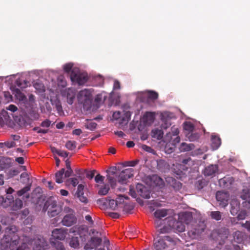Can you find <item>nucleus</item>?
<instances>
[{"label": "nucleus", "instance_id": "64", "mask_svg": "<svg viewBox=\"0 0 250 250\" xmlns=\"http://www.w3.org/2000/svg\"><path fill=\"white\" fill-rule=\"evenodd\" d=\"M245 200L246 201L243 203V207L247 208L250 209V198Z\"/></svg>", "mask_w": 250, "mask_h": 250}, {"label": "nucleus", "instance_id": "63", "mask_svg": "<svg viewBox=\"0 0 250 250\" xmlns=\"http://www.w3.org/2000/svg\"><path fill=\"white\" fill-rule=\"evenodd\" d=\"M242 226L250 232V220L246 221L245 223L242 224Z\"/></svg>", "mask_w": 250, "mask_h": 250}, {"label": "nucleus", "instance_id": "42", "mask_svg": "<svg viewBox=\"0 0 250 250\" xmlns=\"http://www.w3.org/2000/svg\"><path fill=\"white\" fill-rule=\"evenodd\" d=\"M79 183L78 180L76 178H71L67 179L66 181L67 185H71L73 187H75Z\"/></svg>", "mask_w": 250, "mask_h": 250}, {"label": "nucleus", "instance_id": "52", "mask_svg": "<svg viewBox=\"0 0 250 250\" xmlns=\"http://www.w3.org/2000/svg\"><path fill=\"white\" fill-rule=\"evenodd\" d=\"M73 67V64L71 63H68L63 65V70L65 72L69 73L70 72Z\"/></svg>", "mask_w": 250, "mask_h": 250}, {"label": "nucleus", "instance_id": "43", "mask_svg": "<svg viewBox=\"0 0 250 250\" xmlns=\"http://www.w3.org/2000/svg\"><path fill=\"white\" fill-rule=\"evenodd\" d=\"M184 128L185 130L188 131V133H190L192 132L194 129V125L190 122H185L184 123Z\"/></svg>", "mask_w": 250, "mask_h": 250}, {"label": "nucleus", "instance_id": "40", "mask_svg": "<svg viewBox=\"0 0 250 250\" xmlns=\"http://www.w3.org/2000/svg\"><path fill=\"white\" fill-rule=\"evenodd\" d=\"M241 198L243 200H247L250 198V189L246 188L243 190L241 195Z\"/></svg>", "mask_w": 250, "mask_h": 250}, {"label": "nucleus", "instance_id": "7", "mask_svg": "<svg viewBox=\"0 0 250 250\" xmlns=\"http://www.w3.org/2000/svg\"><path fill=\"white\" fill-rule=\"evenodd\" d=\"M70 79L72 82L76 83L79 85H83L87 82L88 77L86 73L76 72L72 70L70 74Z\"/></svg>", "mask_w": 250, "mask_h": 250}, {"label": "nucleus", "instance_id": "60", "mask_svg": "<svg viewBox=\"0 0 250 250\" xmlns=\"http://www.w3.org/2000/svg\"><path fill=\"white\" fill-rule=\"evenodd\" d=\"M76 172L77 173V174L78 175V177L81 179V180H82L84 177L83 176L84 173H83V171L81 169H76Z\"/></svg>", "mask_w": 250, "mask_h": 250}, {"label": "nucleus", "instance_id": "29", "mask_svg": "<svg viewBox=\"0 0 250 250\" xmlns=\"http://www.w3.org/2000/svg\"><path fill=\"white\" fill-rule=\"evenodd\" d=\"M69 245L74 249L79 248L80 243L78 237H72L70 241Z\"/></svg>", "mask_w": 250, "mask_h": 250}, {"label": "nucleus", "instance_id": "1", "mask_svg": "<svg viewBox=\"0 0 250 250\" xmlns=\"http://www.w3.org/2000/svg\"><path fill=\"white\" fill-rule=\"evenodd\" d=\"M26 171V166H17V175L23 171L20 175V176L17 178V181L22 185H26L22 188L17 191V196L19 197L22 196V199L24 202H26L31 196L33 202H38V199L40 198L42 195V189L40 187H37L33 190L31 195H30L28 192L31 188L32 182H30V175Z\"/></svg>", "mask_w": 250, "mask_h": 250}, {"label": "nucleus", "instance_id": "31", "mask_svg": "<svg viewBox=\"0 0 250 250\" xmlns=\"http://www.w3.org/2000/svg\"><path fill=\"white\" fill-rule=\"evenodd\" d=\"M17 124L20 127L25 126L27 124L26 121L24 117L21 116H17Z\"/></svg>", "mask_w": 250, "mask_h": 250}, {"label": "nucleus", "instance_id": "39", "mask_svg": "<svg viewBox=\"0 0 250 250\" xmlns=\"http://www.w3.org/2000/svg\"><path fill=\"white\" fill-rule=\"evenodd\" d=\"M109 187L108 185H105L102 187L99 190L98 193L101 195H106L109 190Z\"/></svg>", "mask_w": 250, "mask_h": 250}, {"label": "nucleus", "instance_id": "23", "mask_svg": "<svg viewBox=\"0 0 250 250\" xmlns=\"http://www.w3.org/2000/svg\"><path fill=\"white\" fill-rule=\"evenodd\" d=\"M67 102L69 104H72L75 98V93L72 89H68L66 91Z\"/></svg>", "mask_w": 250, "mask_h": 250}, {"label": "nucleus", "instance_id": "14", "mask_svg": "<svg viewBox=\"0 0 250 250\" xmlns=\"http://www.w3.org/2000/svg\"><path fill=\"white\" fill-rule=\"evenodd\" d=\"M229 197V194L227 192L220 191L216 192V200L218 202H220V204L224 207H225L228 205Z\"/></svg>", "mask_w": 250, "mask_h": 250}, {"label": "nucleus", "instance_id": "50", "mask_svg": "<svg viewBox=\"0 0 250 250\" xmlns=\"http://www.w3.org/2000/svg\"><path fill=\"white\" fill-rule=\"evenodd\" d=\"M179 133V130L178 128L175 127L174 126H172L171 128V132L169 134L173 136L178 135Z\"/></svg>", "mask_w": 250, "mask_h": 250}, {"label": "nucleus", "instance_id": "61", "mask_svg": "<svg viewBox=\"0 0 250 250\" xmlns=\"http://www.w3.org/2000/svg\"><path fill=\"white\" fill-rule=\"evenodd\" d=\"M72 172L73 170L72 168L67 169L66 171L64 170V177L66 178L70 177L71 175Z\"/></svg>", "mask_w": 250, "mask_h": 250}, {"label": "nucleus", "instance_id": "32", "mask_svg": "<svg viewBox=\"0 0 250 250\" xmlns=\"http://www.w3.org/2000/svg\"><path fill=\"white\" fill-rule=\"evenodd\" d=\"M170 185L175 190H179L182 188V184L174 179H171Z\"/></svg>", "mask_w": 250, "mask_h": 250}, {"label": "nucleus", "instance_id": "34", "mask_svg": "<svg viewBox=\"0 0 250 250\" xmlns=\"http://www.w3.org/2000/svg\"><path fill=\"white\" fill-rule=\"evenodd\" d=\"M17 99L25 103L27 102V98L25 95L22 93L21 91L17 88Z\"/></svg>", "mask_w": 250, "mask_h": 250}, {"label": "nucleus", "instance_id": "4", "mask_svg": "<svg viewBox=\"0 0 250 250\" xmlns=\"http://www.w3.org/2000/svg\"><path fill=\"white\" fill-rule=\"evenodd\" d=\"M43 210L47 211V214L50 217L58 215L62 210V204L58 203L52 199L47 200L43 206Z\"/></svg>", "mask_w": 250, "mask_h": 250}, {"label": "nucleus", "instance_id": "18", "mask_svg": "<svg viewBox=\"0 0 250 250\" xmlns=\"http://www.w3.org/2000/svg\"><path fill=\"white\" fill-rule=\"evenodd\" d=\"M218 168L216 165H210L205 168L204 174L206 176H212L218 171Z\"/></svg>", "mask_w": 250, "mask_h": 250}, {"label": "nucleus", "instance_id": "41", "mask_svg": "<svg viewBox=\"0 0 250 250\" xmlns=\"http://www.w3.org/2000/svg\"><path fill=\"white\" fill-rule=\"evenodd\" d=\"M146 94L147 98L152 100H155L158 97V94L153 91H148Z\"/></svg>", "mask_w": 250, "mask_h": 250}, {"label": "nucleus", "instance_id": "55", "mask_svg": "<svg viewBox=\"0 0 250 250\" xmlns=\"http://www.w3.org/2000/svg\"><path fill=\"white\" fill-rule=\"evenodd\" d=\"M139 162V160H136L134 161H130L126 162V166L129 167H134Z\"/></svg>", "mask_w": 250, "mask_h": 250}, {"label": "nucleus", "instance_id": "9", "mask_svg": "<svg viewBox=\"0 0 250 250\" xmlns=\"http://www.w3.org/2000/svg\"><path fill=\"white\" fill-rule=\"evenodd\" d=\"M205 229V225L204 223H200L195 226L188 231V235L191 239H197Z\"/></svg>", "mask_w": 250, "mask_h": 250}, {"label": "nucleus", "instance_id": "30", "mask_svg": "<svg viewBox=\"0 0 250 250\" xmlns=\"http://www.w3.org/2000/svg\"><path fill=\"white\" fill-rule=\"evenodd\" d=\"M211 141L212 146L216 149L218 148L221 145V139L218 136H212Z\"/></svg>", "mask_w": 250, "mask_h": 250}, {"label": "nucleus", "instance_id": "28", "mask_svg": "<svg viewBox=\"0 0 250 250\" xmlns=\"http://www.w3.org/2000/svg\"><path fill=\"white\" fill-rule=\"evenodd\" d=\"M174 167L173 172L177 176H181L184 174L183 172V170H185V168H184V166L182 165H177L176 166L174 165Z\"/></svg>", "mask_w": 250, "mask_h": 250}, {"label": "nucleus", "instance_id": "25", "mask_svg": "<svg viewBox=\"0 0 250 250\" xmlns=\"http://www.w3.org/2000/svg\"><path fill=\"white\" fill-rule=\"evenodd\" d=\"M151 136L157 140H160L163 138V132L162 130L156 128L151 131Z\"/></svg>", "mask_w": 250, "mask_h": 250}, {"label": "nucleus", "instance_id": "54", "mask_svg": "<svg viewBox=\"0 0 250 250\" xmlns=\"http://www.w3.org/2000/svg\"><path fill=\"white\" fill-rule=\"evenodd\" d=\"M84 186L82 185H79L78 186V189L77 191V195H80V194H83V190Z\"/></svg>", "mask_w": 250, "mask_h": 250}, {"label": "nucleus", "instance_id": "6", "mask_svg": "<svg viewBox=\"0 0 250 250\" xmlns=\"http://www.w3.org/2000/svg\"><path fill=\"white\" fill-rule=\"evenodd\" d=\"M173 239L169 236H165L162 238H160L154 244L156 250H163L168 247V245L173 244Z\"/></svg>", "mask_w": 250, "mask_h": 250}, {"label": "nucleus", "instance_id": "45", "mask_svg": "<svg viewBox=\"0 0 250 250\" xmlns=\"http://www.w3.org/2000/svg\"><path fill=\"white\" fill-rule=\"evenodd\" d=\"M17 86L20 87L21 88H24L27 87L28 86V84L29 82L24 80L23 83L21 82L20 80H17Z\"/></svg>", "mask_w": 250, "mask_h": 250}, {"label": "nucleus", "instance_id": "44", "mask_svg": "<svg viewBox=\"0 0 250 250\" xmlns=\"http://www.w3.org/2000/svg\"><path fill=\"white\" fill-rule=\"evenodd\" d=\"M33 85L35 88L40 92H43L44 91V86L41 83L36 82L34 83Z\"/></svg>", "mask_w": 250, "mask_h": 250}, {"label": "nucleus", "instance_id": "56", "mask_svg": "<svg viewBox=\"0 0 250 250\" xmlns=\"http://www.w3.org/2000/svg\"><path fill=\"white\" fill-rule=\"evenodd\" d=\"M109 205L110 207L113 209H115L116 207L118 206L116 201L113 199L109 200Z\"/></svg>", "mask_w": 250, "mask_h": 250}, {"label": "nucleus", "instance_id": "21", "mask_svg": "<svg viewBox=\"0 0 250 250\" xmlns=\"http://www.w3.org/2000/svg\"><path fill=\"white\" fill-rule=\"evenodd\" d=\"M195 148V146L193 144H187L182 143L179 147V150L181 152H186L192 150Z\"/></svg>", "mask_w": 250, "mask_h": 250}, {"label": "nucleus", "instance_id": "15", "mask_svg": "<svg viewBox=\"0 0 250 250\" xmlns=\"http://www.w3.org/2000/svg\"><path fill=\"white\" fill-rule=\"evenodd\" d=\"M116 167H112L110 168L109 170H107L108 173L107 175V179L109 183L110 184L111 187L113 188L116 183V179L115 177L117 176L116 174Z\"/></svg>", "mask_w": 250, "mask_h": 250}, {"label": "nucleus", "instance_id": "51", "mask_svg": "<svg viewBox=\"0 0 250 250\" xmlns=\"http://www.w3.org/2000/svg\"><path fill=\"white\" fill-rule=\"evenodd\" d=\"M176 226V229L179 232H183L185 230V226L181 223L177 222Z\"/></svg>", "mask_w": 250, "mask_h": 250}, {"label": "nucleus", "instance_id": "57", "mask_svg": "<svg viewBox=\"0 0 250 250\" xmlns=\"http://www.w3.org/2000/svg\"><path fill=\"white\" fill-rule=\"evenodd\" d=\"M50 125L51 121L48 119H46L41 123V125L42 127H48L49 126H50Z\"/></svg>", "mask_w": 250, "mask_h": 250}, {"label": "nucleus", "instance_id": "49", "mask_svg": "<svg viewBox=\"0 0 250 250\" xmlns=\"http://www.w3.org/2000/svg\"><path fill=\"white\" fill-rule=\"evenodd\" d=\"M247 212L245 210L241 211L237 215V219L239 220H244L247 216Z\"/></svg>", "mask_w": 250, "mask_h": 250}, {"label": "nucleus", "instance_id": "36", "mask_svg": "<svg viewBox=\"0 0 250 250\" xmlns=\"http://www.w3.org/2000/svg\"><path fill=\"white\" fill-rule=\"evenodd\" d=\"M76 142L74 141H68L65 144V147L69 150H73L76 147Z\"/></svg>", "mask_w": 250, "mask_h": 250}, {"label": "nucleus", "instance_id": "59", "mask_svg": "<svg viewBox=\"0 0 250 250\" xmlns=\"http://www.w3.org/2000/svg\"><path fill=\"white\" fill-rule=\"evenodd\" d=\"M63 210L67 214H75L74 210L68 207H65Z\"/></svg>", "mask_w": 250, "mask_h": 250}, {"label": "nucleus", "instance_id": "37", "mask_svg": "<svg viewBox=\"0 0 250 250\" xmlns=\"http://www.w3.org/2000/svg\"><path fill=\"white\" fill-rule=\"evenodd\" d=\"M212 219H213L216 221H219L221 219V213L220 211H211L210 214Z\"/></svg>", "mask_w": 250, "mask_h": 250}, {"label": "nucleus", "instance_id": "62", "mask_svg": "<svg viewBox=\"0 0 250 250\" xmlns=\"http://www.w3.org/2000/svg\"><path fill=\"white\" fill-rule=\"evenodd\" d=\"M25 156L17 157V163L19 164H23L24 162Z\"/></svg>", "mask_w": 250, "mask_h": 250}, {"label": "nucleus", "instance_id": "53", "mask_svg": "<svg viewBox=\"0 0 250 250\" xmlns=\"http://www.w3.org/2000/svg\"><path fill=\"white\" fill-rule=\"evenodd\" d=\"M125 117L122 118L123 123L124 122H128L129 120L130 119L131 116V113L129 111H126L125 113Z\"/></svg>", "mask_w": 250, "mask_h": 250}, {"label": "nucleus", "instance_id": "47", "mask_svg": "<svg viewBox=\"0 0 250 250\" xmlns=\"http://www.w3.org/2000/svg\"><path fill=\"white\" fill-rule=\"evenodd\" d=\"M104 179V177L101 175L99 173L97 174L94 178L95 181L97 183L102 184L103 183Z\"/></svg>", "mask_w": 250, "mask_h": 250}, {"label": "nucleus", "instance_id": "8", "mask_svg": "<svg viewBox=\"0 0 250 250\" xmlns=\"http://www.w3.org/2000/svg\"><path fill=\"white\" fill-rule=\"evenodd\" d=\"M32 243L33 245V250H47L49 246L43 237L34 238Z\"/></svg>", "mask_w": 250, "mask_h": 250}, {"label": "nucleus", "instance_id": "12", "mask_svg": "<svg viewBox=\"0 0 250 250\" xmlns=\"http://www.w3.org/2000/svg\"><path fill=\"white\" fill-rule=\"evenodd\" d=\"M67 234V229L65 228L55 229L52 231V236L55 240H63Z\"/></svg>", "mask_w": 250, "mask_h": 250}, {"label": "nucleus", "instance_id": "17", "mask_svg": "<svg viewBox=\"0 0 250 250\" xmlns=\"http://www.w3.org/2000/svg\"><path fill=\"white\" fill-rule=\"evenodd\" d=\"M161 120L162 122V128L166 129L171 125V119L168 116L167 114L165 113L162 115Z\"/></svg>", "mask_w": 250, "mask_h": 250}, {"label": "nucleus", "instance_id": "13", "mask_svg": "<svg viewBox=\"0 0 250 250\" xmlns=\"http://www.w3.org/2000/svg\"><path fill=\"white\" fill-rule=\"evenodd\" d=\"M77 219L75 214H67L62 220V223L63 226L70 227L77 222Z\"/></svg>", "mask_w": 250, "mask_h": 250}, {"label": "nucleus", "instance_id": "46", "mask_svg": "<svg viewBox=\"0 0 250 250\" xmlns=\"http://www.w3.org/2000/svg\"><path fill=\"white\" fill-rule=\"evenodd\" d=\"M96 172V170H93L92 171H88L87 170H84L83 171V173L85 174L86 177L89 179H93Z\"/></svg>", "mask_w": 250, "mask_h": 250}, {"label": "nucleus", "instance_id": "24", "mask_svg": "<svg viewBox=\"0 0 250 250\" xmlns=\"http://www.w3.org/2000/svg\"><path fill=\"white\" fill-rule=\"evenodd\" d=\"M244 233L240 231H236L233 234L234 240L238 243L243 241L244 238Z\"/></svg>", "mask_w": 250, "mask_h": 250}, {"label": "nucleus", "instance_id": "10", "mask_svg": "<svg viewBox=\"0 0 250 250\" xmlns=\"http://www.w3.org/2000/svg\"><path fill=\"white\" fill-rule=\"evenodd\" d=\"M133 172L134 170L131 168L123 170L118 175V182L122 184H126L127 180L133 176Z\"/></svg>", "mask_w": 250, "mask_h": 250}, {"label": "nucleus", "instance_id": "35", "mask_svg": "<svg viewBox=\"0 0 250 250\" xmlns=\"http://www.w3.org/2000/svg\"><path fill=\"white\" fill-rule=\"evenodd\" d=\"M102 240L101 238L97 237H92L90 239V242L92 244L94 247L99 246L102 243Z\"/></svg>", "mask_w": 250, "mask_h": 250}, {"label": "nucleus", "instance_id": "16", "mask_svg": "<svg viewBox=\"0 0 250 250\" xmlns=\"http://www.w3.org/2000/svg\"><path fill=\"white\" fill-rule=\"evenodd\" d=\"M14 192V190L11 188H9L6 190V193L7 194L5 199H4L3 203H5L6 206H3V208H7L9 206L14 205V197L11 195L12 193Z\"/></svg>", "mask_w": 250, "mask_h": 250}, {"label": "nucleus", "instance_id": "27", "mask_svg": "<svg viewBox=\"0 0 250 250\" xmlns=\"http://www.w3.org/2000/svg\"><path fill=\"white\" fill-rule=\"evenodd\" d=\"M154 118V114L152 112H146L144 115V120L146 123H151L153 122Z\"/></svg>", "mask_w": 250, "mask_h": 250}, {"label": "nucleus", "instance_id": "48", "mask_svg": "<svg viewBox=\"0 0 250 250\" xmlns=\"http://www.w3.org/2000/svg\"><path fill=\"white\" fill-rule=\"evenodd\" d=\"M125 199H128V197L127 196H122L121 195H119L116 200L117 205L123 204L124 203Z\"/></svg>", "mask_w": 250, "mask_h": 250}, {"label": "nucleus", "instance_id": "20", "mask_svg": "<svg viewBox=\"0 0 250 250\" xmlns=\"http://www.w3.org/2000/svg\"><path fill=\"white\" fill-rule=\"evenodd\" d=\"M51 102L52 105L56 108L59 114L60 115H62L63 113V111L61 101L56 98L55 99H51Z\"/></svg>", "mask_w": 250, "mask_h": 250}, {"label": "nucleus", "instance_id": "58", "mask_svg": "<svg viewBox=\"0 0 250 250\" xmlns=\"http://www.w3.org/2000/svg\"><path fill=\"white\" fill-rule=\"evenodd\" d=\"M15 145V144L14 142H9V141L5 142L4 144H0V146H2L4 145L8 148H10V147L14 146Z\"/></svg>", "mask_w": 250, "mask_h": 250}, {"label": "nucleus", "instance_id": "5", "mask_svg": "<svg viewBox=\"0 0 250 250\" xmlns=\"http://www.w3.org/2000/svg\"><path fill=\"white\" fill-rule=\"evenodd\" d=\"M77 98L79 102L83 104V107L89 106L92 100L91 91L87 89L81 90L78 94Z\"/></svg>", "mask_w": 250, "mask_h": 250}, {"label": "nucleus", "instance_id": "2", "mask_svg": "<svg viewBox=\"0 0 250 250\" xmlns=\"http://www.w3.org/2000/svg\"><path fill=\"white\" fill-rule=\"evenodd\" d=\"M16 227L9 224L5 233L0 240V250H14L16 247Z\"/></svg>", "mask_w": 250, "mask_h": 250}, {"label": "nucleus", "instance_id": "3", "mask_svg": "<svg viewBox=\"0 0 250 250\" xmlns=\"http://www.w3.org/2000/svg\"><path fill=\"white\" fill-rule=\"evenodd\" d=\"M6 110L2 109L0 113V125L6 124L10 127L15 125V112L16 106L10 104L6 107Z\"/></svg>", "mask_w": 250, "mask_h": 250}, {"label": "nucleus", "instance_id": "11", "mask_svg": "<svg viewBox=\"0 0 250 250\" xmlns=\"http://www.w3.org/2000/svg\"><path fill=\"white\" fill-rule=\"evenodd\" d=\"M136 188L138 194L140 196L145 199L150 198L151 191L149 188L141 184H137Z\"/></svg>", "mask_w": 250, "mask_h": 250}, {"label": "nucleus", "instance_id": "38", "mask_svg": "<svg viewBox=\"0 0 250 250\" xmlns=\"http://www.w3.org/2000/svg\"><path fill=\"white\" fill-rule=\"evenodd\" d=\"M97 125L95 122L89 121L85 124L84 126L86 129L93 131L96 129Z\"/></svg>", "mask_w": 250, "mask_h": 250}, {"label": "nucleus", "instance_id": "22", "mask_svg": "<svg viewBox=\"0 0 250 250\" xmlns=\"http://www.w3.org/2000/svg\"><path fill=\"white\" fill-rule=\"evenodd\" d=\"M64 173V168H62L60 170L58 171L55 175V181L58 184H61L63 182V176Z\"/></svg>", "mask_w": 250, "mask_h": 250}, {"label": "nucleus", "instance_id": "26", "mask_svg": "<svg viewBox=\"0 0 250 250\" xmlns=\"http://www.w3.org/2000/svg\"><path fill=\"white\" fill-rule=\"evenodd\" d=\"M167 210L165 209H157L154 212V216L157 219H161L167 214Z\"/></svg>", "mask_w": 250, "mask_h": 250}, {"label": "nucleus", "instance_id": "19", "mask_svg": "<svg viewBox=\"0 0 250 250\" xmlns=\"http://www.w3.org/2000/svg\"><path fill=\"white\" fill-rule=\"evenodd\" d=\"M192 219V214L190 212H183L180 215L181 221L186 224L190 223Z\"/></svg>", "mask_w": 250, "mask_h": 250}, {"label": "nucleus", "instance_id": "33", "mask_svg": "<svg viewBox=\"0 0 250 250\" xmlns=\"http://www.w3.org/2000/svg\"><path fill=\"white\" fill-rule=\"evenodd\" d=\"M187 136L190 141L193 142L197 140L199 138L200 135L198 133H194L192 131L187 134Z\"/></svg>", "mask_w": 250, "mask_h": 250}]
</instances>
